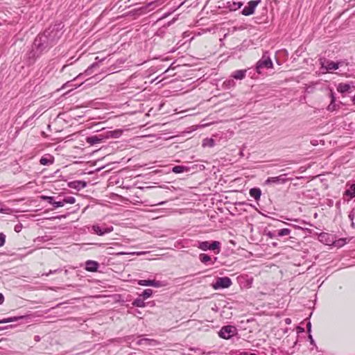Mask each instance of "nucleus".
I'll return each mask as SVG.
<instances>
[{"instance_id":"nucleus-1","label":"nucleus","mask_w":355,"mask_h":355,"mask_svg":"<svg viewBox=\"0 0 355 355\" xmlns=\"http://www.w3.org/2000/svg\"><path fill=\"white\" fill-rule=\"evenodd\" d=\"M53 46L43 33L37 35L33 42V49L28 53L29 63H33L37 58L46 49Z\"/></svg>"},{"instance_id":"nucleus-2","label":"nucleus","mask_w":355,"mask_h":355,"mask_svg":"<svg viewBox=\"0 0 355 355\" xmlns=\"http://www.w3.org/2000/svg\"><path fill=\"white\" fill-rule=\"evenodd\" d=\"M63 26L61 24H56L51 26L44 33L51 43L54 45L62 35V31Z\"/></svg>"},{"instance_id":"nucleus-3","label":"nucleus","mask_w":355,"mask_h":355,"mask_svg":"<svg viewBox=\"0 0 355 355\" xmlns=\"http://www.w3.org/2000/svg\"><path fill=\"white\" fill-rule=\"evenodd\" d=\"M273 67L272 62L268 55V52H265L261 58L257 62L256 71L258 73H261L263 69H271Z\"/></svg>"},{"instance_id":"nucleus-4","label":"nucleus","mask_w":355,"mask_h":355,"mask_svg":"<svg viewBox=\"0 0 355 355\" xmlns=\"http://www.w3.org/2000/svg\"><path fill=\"white\" fill-rule=\"evenodd\" d=\"M110 137H112V132H107L106 135H105L103 134L93 135V136L87 137L86 138V142L87 144H89V145L93 146V145H95L97 144L102 143L105 139H106Z\"/></svg>"},{"instance_id":"nucleus-5","label":"nucleus","mask_w":355,"mask_h":355,"mask_svg":"<svg viewBox=\"0 0 355 355\" xmlns=\"http://www.w3.org/2000/svg\"><path fill=\"white\" fill-rule=\"evenodd\" d=\"M322 68L325 69L327 71H330L331 70H336L340 67L343 66L344 64L347 65V63L343 60H340L338 62H334L331 60H326L321 63Z\"/></svg>"},{"instance_id":"nucleus-6","label":"nucleus","mask_w":355,"mask_h":355,"mask_svg":"<svg viewBox=\"0 0 355 355\" xmlns=\"http://www.w3.org/2000/svg\"><path fill=\"white\" fill-rule=\"evenodd\" d=\"M286 174H282L277 177H270L267 180H266L264 184L270 185V184H284L286 182L290 181L291 180L286 178Z\"/></svg>"},{"instance_id":"nucleus-7","label":"nucleus","mask_w":355,"mask_h":355,"mask_svg":"<svg viewBox=\"0 0 355 355\" xmlns=\"http://www.w3.org/2000/svg\"><path fill=\"white\" fill-rule=\"evenodd\" d=\"M236 330L234 326H225L219 331L218 336L223 339H230L234 336Z\"/></svg>"},{"instance_id":"nucleus-8","label":"nucleus","mask_w":355,"mask_h":355,"mask_svg":"<svg viewBox=\"0 0 355 355\" xmlns=\"http://www.w3.org/2000/svg\"><path fill=\"white\" fill-rule=\"evenodd\" d=\"M232 282L230 277H219L216 282L213 284V288L215 290L220 288H227L232 285Z\"/></svg>"},{"instance_id":"nucleus-9","label":"nucleus","mask_w":355,"mask_h":355,"mask_svg":"<svg viewBox=\"0 0 355 355\" xmlns=\"http://www.w3.org/2000/svg\"><path fill=\"white\" fill-rule=\"evenodd\" d=\"M261 3V0H252L242 10L241 13L245 16H249L254 13L256 7Z\"/></svg>"},{"instance_id":"nucleus-10","label":"nucleus","mask_w":355,"mask_h":355,"mask_svg":"<svg viewBox=\"0 0 355 355\" xmlns=\"http://www.w3.org/2000/svg\"><path fill=\"white\" fill-rule=\"evenodd\" d=\"M114 230L112 226L101 227L98 225L92 226V230L98 236H103L105 234L112 232Z\"/></svg>"},{"instance_id":"nucleus-11","label":"nucleus","mask_w":355,"mask_h":355,"mask_svg":"<svg viewBox=\"0 0 355 355\" xmlns=\"http://www.w3.org/2000/svg\"><path fill=\"white\" fill-rule=\"evenodd\" d=\"M138 284L140 286H153L155 288H158L162 286L160 282L155 280H150V279H141L139 280Z\"/></svg>"},{"instance_id":"nucleus-12","label":"nucleus","mask_w":355,"mask_h":355,"mask_svg":"<svg viewBox=\"0 0 355 355\" xmlns=\"http://www.w3.org/2000/svg\"><path fill=\"white\" fill-rule=\"evenodd\" d=\"M99 267L97 261L88 260L85 262V269L89 272H96Z\"/></svg>"},{"instance_id":"nucleus-13","label":"nucleus","mask_w":355,"mask_h":355,"mask_svg":"<svg viewBox=\"0 0 355 355\" xmlns=\"http://www.w3.org/2000/svg\"><path fill=\"white\" fill-rule=\"evenodd\" d=\"M43 200H46L49 204L52 205L55 208L63 207V202L61 201H55L54 197L53 196H42Z\"/></svg>"},{"instance_id":"nucleus-14","label":"nucleus","mask_w":355,"mask_h":355,"mask_svg":"<svg viewBox=\"0 0 355 355\" xmlns=\"http://www.w3.org/2000/svg\"><path fill=\"white\" fill-rule=\"evenodd\" d=\"M246 69H240L234 71L231 76L236 80H243L246 76Z\"/></svg>"},{"instance_id":"nucleus-15","label":"nucleus","mask_w":355,"mask_h":355,"mask_svg":"<svg viewBox=\"0 0 355 355\" xmlns=\"http://www.w3.org/2000/svg\"><path fill=\"white\" fill-rule=\"evenodd\" d=\"M53 163V156H51L50 155H46L42 157L40 160V164L41 165H44V166L50 165V164H52Z\"/></svg>"},{"instance_id":"nucleus-16","label":"nucleus","mask_w":355,"mask_h":355,"mask_svg":"<svg viewBox=\"0 0 355 355\" xmlns=\"http://www.w3.org/2000/svg\"><path fill=\"white\" fill-rule=\"evenodd\" d=\"M249 193L252 198H254V200L257 201L260 199L261 191L259 188H252L250 190Z\"/></svg>"},{"instance_id":"nucleus-17","label":"nucleus","mask_w":355,"mask_h":355,"mask_svg":"<svg viewBox=\"0 0 355 355\" xmlns=\"http://www.w3.org/2000/svg\"><path fill=\"white\" fill-rule=\"evenodd\" d=\"M69 185L72 188L80 190L81 189L86 187L87 183L84 181L78 180L71 182Z\"/></svg>"},{"instance_id":"nucleus-18","label":"nucleus","mask_w":355,"mask_h":355,"mask_svg":"<svg viewBox=\"0 0 355 355\" xmlns=\"http://www.w3.org/2000/svg\"><path fill=\"white\" fill-rule=\"evenodd\" d=\"M99 64L97 62L93 63L91 64L84 72V73H80L75 79L80 78L83 75L89 76L92 73V69L96 67H98Z\"/></svg>"},{"instance_id":"nucleus-19","label":"nucleus","mask_w":355,"mask_h":355,"mask_svg":"<svg viewBox=\"0 0 355 355\" xmlns=\"http://www.w3.org/2000/svg\"><path fill=\"white\" fill-rule=\"evenodd\" d=\"M189 168L187 166L178 165L173 167L172 172L175 173H181L187 172Z\"/></svg>"},{"instance_id":"nucleus-20","label":"nucleus","mask_w":355,"mask_h":355,"mask_svg":"<svg viewBox=\"0 0 355 355\" xmlns=\"http://www.w3.org/2000/svg\"><path fill=\"white\" fill-rule=\"evenodd\" d=\"M350 85L347 83H340L338 86V91L340 93H345L349 91Z\"/></svg>"},{"instance_id":"nucleus-21","label":"nucleus","mask_w":355,"mask_h":355,"mask_svg":"<svg viewBox=\"0 0 355 355\" xmlns=\"http://www.w3.org/2000/svg\"><path fill=\"white\" fill-rule=\"evenodd\" d=\"M345 194L349 196L350 198L355 197V184H352L349 188L345 191Z\"/></svg>"},{"instance_id":"nucleus-22","label":"nucleus","mask_w":355,"mask_h":355,"mask_svg":"<svg viewBox=\"0 0 355 355\" xmlns=\"http://www.w3.org/2000/svg\"><path fill=\"white\" fill-rule=\"evenodd\" d=\"M330 95H331V101L330 104L327 107V110L329 112H333L336 110V105H335L336 98L334 97L332 92H331Z\"/></svg>"},{"instance_id":"nucleus-23","label":"nucleus","mask_w":355,"mask_h":355,"mask_svg":"<svg viewBox=\"0 0 355 355\" xmlns=\"http://www.w3.org/2000/svg\"><path fill=\"white\" fill-rule=\"evenodd\" d=\"M200 261L205 264H207L208 262L211 261V258L209 255L202 253L199 255Z\"/></svg>"},{"instance_id":"nucleus-24","label":"nucleus","mask_w":355,"mask_h":355,"mask_svg":"<svg viewBox=\"0 0 355 355\" xmlns=\"http://www.w3.org/2000/svg\"><path fill=\"white\" fill-rule=\"evenodd\" d=\"M198 248L203 251L208 250L210 248V243L208 241L199 242Z\"/></svg>"},{"instance_id":"nucleus-25","label":"nucleus","mask_w":355,"mask_h":355,"mask_svg":"<svg viewBox=\"0 0 355 355\" xmlns=\"http://www.w3.org/2000/svg\"><path fill=\"white\" fill-rule=\"evenodd\" d=\"M220 243L219 241H214L211 243H210V250H217L216 254H218L220 252Z\"/></svg>"},{"instance_id":"nucleus-26","label":"nucleus","mask_w":355,"mask_h":355,"mask_svg":"<svg viewBox=\"0 0 355 355\" xmlns=\"http://www.w3.org/2000/svg\"><path fill=\"white\" fill-rule=\"evenodd\" d=\"M291 232V230L288 228H284L282 230H279L277 232V236L282 237L284 236H288Z\"/></svg>"},{"instance_id":"nucleus-27","label":"nucleus","mask_w":355,"mask_h":355,"mask_svg":"<svg viewBox=\"0 0 355 355\" xmlns=\"http://www.w3.org/2000/svg\"><path fill=\"white\" fill-rule=\"evenodd\" d=\"M132 305L137 307H144L146 306V303L143 299L137 298L133 301Z\"/></svg>"},{"instance_id":"nucleus-28","label":"nucleus","mask_w":355,"mask_h":355,"mask_svg":"<svg viewBox=\"0 0 355 355\" xmlns=\"http://www.w3.org/2000/svg\"><path fill=\"white\" fill-rule=\"evenodd\" d=\"M215 144V141L213 139H205L202 141V146L213 147Z\"/></svg>"},{"instance_id":"nucleus-29","label":"nucleus","mask_w":355,"mask_h":355,"mask_svg":"<svg viewBox=\"0 0 355 355\" xmlns=\"http://www.w3.org/2000/svg\"><path fill=\"white\" fill-rule=\"evenodd\" d=\"M23 317H11V318H6V319H3V320H0V324H4V323H8V322H15V321H17L18 320L22 318Z\"/></svg>"},{"instance_id":"nucleus-30","label":"nucleus","mask_w":355,"mask_h":355,"mask_svg":"<svg viewBox=\"0 0 355 355\" xmlns=\"http://www.w3.org/2000/svg\"><path fill=\"white\" fill-rule=\"evenodd\" d=\"M76 202V199L73 196H68L64 198L62 200H61V202H63V206L65 204H73Z\"/></svg>"},{"instance_id":"nucleus-31","label":"nucleus","mask_w":355,"mask_h":355,"mask_svg":"<svg viewBox=\"0 0 355 355\" xmlns=\"http://www.w3.org/2000/svg\"><path fill=\"white\" fill-rule=\"evenodd\" d=\"M243 6V3L241 1H234L232 5L230 6V9L231 10H236L239 8H241Z\"/></svg>"},{"instance_id":"nucleus-32","label":"nucleus","mask_w":355,"mask_h":355,"mask_svg":"<svg viewBox=\"0 0 355 355\" xmlns=\"http://www.w3.org/2000/svg\"><path fill=\"white\" fill-rule=\"evenodd\" d=\"M153 295V290L147 288L144 291L141 296L143 297L144 299H148Z\"/></svg>"},{"instance_id":"nucleus-33","label":"nucleus","mask_w":355,"mask_h":355,"mask_svg":"<svg viewBox=\"0 0 355 355\" xmlns=\"http://www.w3.org/2000/svg\"><path fill=\"white\" fill-rule=\"evenodd\" d=\"M349 218L350 219V220L352 221V226L354 227V219L355 218V209H353L349 214L348 216Z\"/></svg>"},{"instance_id":"nucleus-34","label":"nucleus","mask_w":355,"mask_h":355,"mask_svg":"<svg viewBox=\"0 0 355 355\" xmlns=\"http://www.w3.org/2000/svg\"><path fill=\"white\" fill-rule=\"evenodd\" d=\"M6 236L3 233H0V247L5 243Z\"/></svg>"},{"instance_id":"nucleus-35","label":"nucleus","mask_w":355,"mask_h":355,"mask_svg":"<svg viewBox=\"0 0 355 355\" xmlns=\"http://www.w3.org/2000/svg\"><path fill=\"white\" fill-rule=\"evenodd\" d=\"M148 341H153V340L148 339V338H143L140 339L137 341L138 345H141L144 342H148Z\"/></svg>"},{"instance_id":"nucleus-36","label":"nucleus","mask_w":355,"mask_h":355,"mask_svg":"<svg viewBox=\"0 0 355 355\" xmlns=\"http://www.w3.org/2000/svg\"><path fill=\"white\" fill-rule=\"evenodd\" d=\"M4 302V296L0 293V304H2Z\"/></svg>"},{"instance_id":"nucleus-37","label":"nucleus","mask_w":355,"mask_h":355,"mask_svg":"<svg viewBox=\"0 0 355 355\" xmlns=\"http://www.w3.org/2000/svg\"><path fill=\"white\" fill-rule=\"evenodd\" d=\"M306 327H307V331L309 333L311 332V323L310 322H309L306 324Z\"/></svg>"},{"instance_id":"nucleus-38","label":"nucleus","mask_w":355,"mask_h":355,"mask_svg":"<svg viewBox=\"0 0 355 355\" xmlns=\"http://www.w3.org/2000/svg\"><path fill=\"white\" fill-rule=\"evenodd\" d=\"M309 338L310 340V343L311 345H314L315 343H314V340L313 339V337L311 334L309 335Z\"/></svg>"},{"instance_id":"nucleus-39","label":"nucleus","mask_w":355,"mask_h":355,"mask_svg":"<svg viewBox=\"0 0 355 355\" xmlns=\"http://www.w3.org/2000/svg\"><path fill=\"white\" fill-rule=\"evenodd\" d=\"M267 235H268L270 238H271V239H272V238H274V237L277 236V235H275V234H274L273 233H272V232H268V233L267 234Z\"/></svg>"},{"instance_id":"nucleus-40","label":"nucleus","mask_w":355,"mask_h":355,"mask_svg":"<svg viewBox=\"0 0 355 355\" xmlns=\"http://www.w3.org/2000/svg\"><path fill=\"white\" fill-rule=\"evenodd\" d=\"M285 322H286V324H289L291 323V320L290 318H286Z\"/></svg>"},{"instance_id":"nucleus-41","label":"nucleus","mask_w":355,"mask_h":355,"mask_svg":"<svg viewBox=\"0 0 355 355\" xmlns=\"http://www.w3.org/2000/svg\"><path fill=\"white\" fill-rule=\"evenodd\" d=\"M297 330H298L299 332H304V328L300 327H297Z\"/></svg>"},{"instance_id":"nucleus-42","label":"nucleus","mask_w":355,"mask_h":355,"mask_svg":"<svg viewBox=\"0 0 355 355\" xmlns=\"http://www.w3.org/2000/svg\"><path fill=\"white\" fill-rule=\"evenodd\" d=\"M15 230L16 232H19V227L17 225V226H15Z\"/></svg>"},{"instance_id":"nucleus-43","label":"nucleus","mask_w":355,"mask_h":355,"mask_svg":"<svg viewBox=\"0 0 355 355\" xmlns=\"http://www.w3.org/2000/svg\"><path fill=\"white\" fill-rule=\"evenodd\" d=\"M56 272V270H54V271H53V272ZM51 273H53V271H52V270H50V271H49V272L48 274H46V276H48V275H49V274H51Z\"/></svg>"},{"instance_id":"nucleus-44","label":"nucleus","mask_w":355,"mask_h":355,"mask_svg":"<svg viewBox=\"0 0 355 355\" xmlns=\"http://www.w3.org/2000/svg\"><path fill=\"white\" fill-rule=\"evenodd\" d=\"M211 354V352H208L207 353H206V354H207V355H209V354Z\"/></svg>"},{"instance_id":"nucleus-45","label":"nucleus","mask_w":355,"mask_h":355,"mask_svg":"<svg viewBox=\"0 0 355 355\" xmlns=\"http://www.w3.org/2000/svg\"><path fill=\"white\" fill-rule=\"evenodd\" d=\"M228 83H233V80H229V81H228Z\"/></svg>"},{"instance_id":"nucleus-46","label":"nucleus","mask_w":355,"mask_h":355,"mask_svg":"<svg viewBox=\"0 0 355 355\" xmlns=\"http://www.w3.org/2000/svg\"><path fill=\"white\" fill-rule=\"evenodd\" d=\"M164 202H159V205H163Z\"/></svg>"},{"instance_id":"nucleus-47","label":"nucleus","mask_w":355,"mask_h":355,"mask_svg":"<svg viewBox=\"0 0 355 355\" xmlns=\"http://www.w3.org/2000/svg\"><path fill=\"white\" fill-rule=\"evenodd\" d=\"M60 305H61V304H57L56 307H58V306H59Z\"/></svg>"},{"instance_id":"nucleus-48","label":"nucleus","mask_w":355,"mask_h":355,"mask_svg":"<svg viewBox=\"0 0 355 355\" xmlns=\"http://www.w3.org/2000/svg\"><path fill=\"white\" fill-rule=\"evenodd\" d=\"M354 98H355V95H354Z\"/></svg>"}]
</instances>
